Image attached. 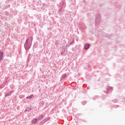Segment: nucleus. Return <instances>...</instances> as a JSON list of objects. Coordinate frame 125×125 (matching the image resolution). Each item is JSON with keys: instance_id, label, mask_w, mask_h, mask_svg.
<instances>
[{"instance_id": "nucleus-1", "label": "nucleus", "mask_w": 125, "mask_h": 125, "mask_svg": "<svg viewBox=\"0 0 125 125\" xmlns=\"http://www.w3.org/2000/svg\"><path fill=\"white\" fill-rule=\"evenodd\" d=\"M89 46H90L89 44H86L84 46V49H88V48H89Z\"/></svg>"}, {"instance_id": "nucleus-2", "label": "nucleus", "mask_w": 125, "mask_h": 125, "mask_svg": "<svg viewBox=\"0 0 125 125\" xmlns=\"http://www.w3.org/2000/svg\"><path fill=\"white\" fill-rule=\"evenodd\" d=\"M2 57H3V53L0 52V61H1Z\"/></svg>"}, {"instance_id": "nucleus-3", "label": "nucleus", "mask_w": 125, "mask_h": 125, "mask_svg": "<svg viewBox=\"0 0 125 125\" xmlns=\"http://www.w3.org/2000/svg\"><path fill=\"white\" fill-rule=\"evenodd\" d=\"M37 121H38V119L34 118L32 121V124H36V123H37Z\"/></svg>"}, {"instance_id": "nucleus-4", "label": "nucleus", "mask_w": 125, "mask_h": 125, "mask_svg": "<svg viewBox=\"0 0 125 125\" xmlns=\"http://www.w3.org/2000/svg\"><path fill=\"white\" fill-rule=\"evenodd\" d=\"M43 118V115H40V116H39V117L38 118V120H39V121H40V120L42 119Z\"/></svg>"}, {"instance_id": "nucleus-5", "label": "nucleus", "mask_w": 125, "mask_h": 125, "mask_svg": "<svg viewBox=\"0 0 125 125\" xmlns=\"http://www.w3.org/2000/svg\"><path fill=\"white\" fill-rule=\"evenodd\" d=\"M32 97H33V95H30L28 97H27L26 98L28 99H31V98H32Z\"/></svg>"}, {"instance_id": "nucleus-6", "label": "nucleus", "mask_w": 125, "mask_h": 125, "mask_svg": "<svg viewBox=\"0 0 125 125\" xmlns=\"http://www.w3.org/2000/svg\"><path fill=\"white\" fill-rule=\"evenodd\" d=\"M27 44H28V40L26 41V43L25 44V46H27Z\"/></svg>"}]
</instances>
